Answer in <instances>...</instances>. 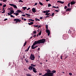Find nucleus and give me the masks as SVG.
Wrapping results in <instances>:
<instances>
[{
	"label": "nucleus",
	"mask_w": 76,
	"mask_h": 76,
	"mask_svg": "<svg viewBox=\"0 0 76 76\" xmlns=\"http://www.w3.org/2000/svg\"><path fill=\"white\" fill-rule=\"evenodd\" d=\"M45 42V39H42L39 40L37 41H35L34 43L33 44V45L31 46V48L32 49H35L38 46H36L34 47V46L36 45V44H39L41 43H44Z\"/></svg>",
	"instance_id": "1"
},
{
	"label": "nucleus",
	"mask_w": 76,
	"mask_h": 76,
	"mask_svg": "<svg viewBox=\"0 0 76 76\" xmlns=\"http://www.w3.org/2000/svg\"><path fill=\"white\" fill-rule=\"evenodd\" d=\"M36 66V65H34L33 64H31V66H29V67L28 68L29 70H30V71H31V70H32V69H34V68H35L34 67H35Z\"/></svg>",
	"instance_id": "2"
},
{
	"label": "nucleus",
	"mask_w": 76,
	"mask_h": 76,
	"mask_svg": "<svg viewBox=\"0 0 76 76\" xmlns=\"http://www.w3.org/2000/svg\"><path fill=\"white\" fill-rule=\"evenodd\" d=\"M14 22H15V23H18V22H22L21 20L18 18L14 19Z\"/></svg>",
	"instance_id": "3"
},
{
	"label": "nucleus",
	"mask_w": 76,
	"mask_h": 76,
	"mask_svg": "<svg viewBox=\"0 0 76 76\" xmlns=\"http://www.w3.org/2000/svg\"><path fill=\"white\" fill-rule=\"evenodd\" d=\"M30 59L32 60H34L35 59V56H34V55L32 53L30 57Z\"/></svg>",
	"instance_id": "4"
},
{
	"label": "nucleus",
	"mask_w": 76,
	"mask_h": 76,
	"mask_svg": "<svg viewBox=\"0 0 76 76\" xmlns=\"http://www.w3.org/2000/svg\"><path fill=\"white\" fill-rule=\"evenodd\" d=\"M46 75L47 76H53L54 74H53L52 72H48L46 73Z\"/></svg>",
	"instance_id": "5"
},
{
	"label": "nucleus",
	"mask_w": 76,
	"mask_h": 76,
	"mask_svg": "<svg viewBox=\"0 0 76 76\" xmlns=\"http://www.w3.org/2000/svg\"><path fill=\"white\" fill-rule=\"evenodd\" d=\"M46 31V33H48V36H50V30L48 29H47Z\"/></svg>",
	"instance_id": "6"
},
{
	"label": "nucleus",
	"mask_w": 76,
	"mask_h": 76,
	"mask_svg": "<svg viewBox=\"0 0 76 76\" xmlns=\"http://www.w3.org/2000/svg\"><path fill=\"white\" fill-rule=\"evenodd\" d=\"M9 5H10V6H13L14 8L15 9L18 8V7H17V6H16V5H14L13 4H10Z\"/></svg>",
	"instance_id": "7"
},
{
	"label": "nucleus",
	"mask_w": 76,
	"mask_h": 76,
	"mask_svg": "<svg viewBox=\"0 0 76 76\" xmlns=\"http://www.w3.org/2000/svg\"><path fill=\"white\" fill-rule=\"evenodd\" d=\"M50 10H46V11H44L42 12L43 13H48L50 12Z\"/></svg>",
	"instance_id": "8"
},
{
	"label": "nucleus",
	"mask_w": 76,
	"mask_h": 76,
	"mask_svg": "<svg viewBox=\"0 0 76 76\" xmlns=\"http://www.w3.org/2000/svg\"><path fill=\"white\" fill-rule=\"evenodd\" d=\"M32 12H33V13H35V12H36V9H35L34 8H33L32 9Z\"/></svg>",
	"instance_id": "9"
},
{
	"label": "nucleus",
	"mask_w": 76,
	"mask_h": 76,
	"mask_svg": "<svg viewBox=\"0 0 76 76\" xmlns=\"http://www.w3.org/2000/svg\"><path fill=\"white\" fill-rule=\"evenodd\" d=\"M63 38L65 39H67V35H63Z\"/></svg>",
	"instance_id": "10"
},
{
	"label": "nucleus",
	"mask_w": 76,
	"mask_h": 76,
	"mask_svg": "<svg viewBox=\"0 0 76 76\" xmlns=\"http://www.w3.org/2000/svg\"><path fill=\"white\" fill-rule=\"evenodd\" d=\"M32 70L33 72H34V73H37V71L36 70L37 69H35V68H33V69H32Z\"/></svg>",
	"instance_id": "11"
},
{
	"label": "nucleus",
	"mask_w": 76,
	"mask_h": 76,
	"mask_svg": "<svg viewBox=\"0 0 76 76\" xmlns=\"http://www.w3.org/2000/svg\"><path fill=\"white\" fill-rule=\"evenodd\" d=\"M76 3V2L75 1H71L70 2V4L71 5H73V4H75Z\"/></svg>",
	"instance_id": "12"
},
{
	"label": "nucleus",
	"mask_w": 76,
	"mask_h": 76,
	"mask_svg": "<svg viewBox=\"0 0 76 76\" xmlns=\"http://www.w3.org/2000/svg\"><path fill=\"white\" fill-rule=\"evenodd\" d=\"M16 12L18 14H19V13H22V11L21 10H17L16 11Z\"/></svg>",
	"instance_id": "13"
},
{
	"label": "nucleus",
	"mask_w": 76,
	"mask_h": 76,
	"mask_svg": "<svg viewBox=\"0 0 76 76\" xmlns=\"http://www.w3.org/2000/svg\"><path fill=\"white\" fill-rule=\"evenodd\" d=\"M71 10H72V9L68 8L66 10V12H68V11H70Z\"/></svg>",
	"instance_id": "14"
},
{
	"label": "nucleus",
	"mask_w": 76,
	"mask_h": 76,
	"mask_svg": "<svg viewBox=\"0 0 76 76\" xmlns=\"http://www.w3.org/2000/svg\"><path fill=\"white\" fill-rule=\"evenodd\" d=\"M34 24V22H30V23H28L29 25H32Z\"/></svg>",
	"instance_id": "15"
},
{
	"label": "nucleus",
	"mask_w": 76,
	"mask_h": 76,
	"mask_svg": "<svg viewBox=\"0 0 76 76\" xmlns=\"http://www.w3.org/2000/svg\"><path fill=\"white\" fill-rule=\"evenodd\" d=\"M51 72L52 73H53V74H54V73H55L56 72V71L54 70H53L52 71H51Z\"/></svg>",
	"instance_id": "16"
},
{
	"label": "nucleus",
	"mask_w": 76,
	"mask_h": 76,
	"mask_svg": "<svg viewBox=\"0 0 76 76\" xmlns=\"http://www.w3.org/2000/svg\"><path fill=\"white\" fill-rule=\"evenodd\" d=\"M64 57H65L64 60L68 57V55H64Z\"/></svg>",
	"instance_id": "17"
},
{
	"label": "nucleus",
	"mask_w": 76,
	"mask_h": 76,
	"mask_svg": "<svg viewBox=\"0 0 76 76\" xmlns=\"http://www.w3.org/2000/svg\"><path fill=\"white\" fill-rule=\"evenodd\" d=\"M41 33H42V31L40 30V32L38 33L39 35H41Z\"/></svg>",
	"instance_id": "18"
},
{
	"label": "nucleus",
	"mask_w": 76,
	"mask_h": 76,
	"mask_svg": "<svg viewBox=\"0 0 76 76\" xmlns=\"http://www.w3.org/2000/svg\"><path fill=\"white\" fill-rule=\"evenodd\" d=\"M46 71L47 72L49 73H50L51 72V71L49 69H48Z\"/></svg>",
	"instance_id": "19"
},
{
	"label": "nucleus",
	"mask_w": 76,
	"mask_h": 76,
	"mask_svg": "<svg viewBox=\"0 0 76 76\" xmlns=\"http://www.w3.org/2000/svg\"><path fill=\"white\" fill-rule=\"evenodd\" d=\"M26 43H27V42L26 41L24 43V45H23V47H25V45H26Z\"/></svg>",
	"instance_id": "20"
},
{
	"label": "nucleus",
	"mask_w": 76,
	"mask_h": 76,
	"mask_svg": "<svg viewBox=\"0 0 76 76\" xmlns=\"http://www.w3.org/2000/svg\"><path fill=\"white\" fill-rule=\"evenodd\" d=\"M10 13H9V12L8 13H7L8 14V16H9V15H12V12H10Z\"/></svg>",
	"instance_id": "21"
},
{
	"label": "nucleus",
	"mask_w": 76,
	"mask_h": 76,
	"mask_svg": "<svg viewBox=\"0 0 76 76\" xmlns=\"http://www.w3.org/2000/svg\"><path fill=\"white\" fill-rule=\"evenodd\" d=\"M22 8L24 10H25L27 9V8L26 7H23Z\"/></svg>",
	"instance_id": "22"
},
{
	"label": "nucleus",
	"mask_w": 76,
	"mask_h": 76,
	"mask_svg": "<svg viewBox=\"0 0 76 76\" xmlns=\"http://www.w3.org/2000/svg\"><path fill=\"white\" fill-rule=\"evenodd\" d=\"M26 76H32V75H31L30 74H26Z\"/></svg>",
	"instance_id": "23"
},
{
	"label": "nucleus",
	"mask_w": 76,
	"mask_h": 76,
	"mask_svg": "<svg viewBox=\"0 0 76 76\" xmlns=\"http://www.w3.org/2000/svg\"><path fill=\"white\" fill-rule=\"evenodd\" d=\"M10 12L11 13H14V11L13 10H11Z\"/></svg>",
	"instance_id": "24"
},
{
	"label": "nucleus",
	"mask_w": 76,
	"mask_h": 76,
	"mask_svg": "<svg viewBox=\"0 0 76 76\" xmlns=\"http://www.w3.org/2000/svg\"><path fill=\"white\" fill-rule=\"evenodd\" d=\"M35 20L36 21H38H38H39L40 20L38 19L37 18H35Z\"/></svg>",
	"instance_id": "25"
},
{
	"label": "nucleus",
	"mask_w": 76,
	"mask_h": 76,
	"mask_svg": "<svg viewBox=\"0 0 76 76\" xmlns=\"http://www.w3.org/2000/svg\"><path fill=\"white\" fill-rule=\"evenodd\" d=\"M51 6V4H49L48 5V7H50Z\"/></svg>",
	"instance_id": "26"
},
{
	"label": "nucleus",
	"mask_w": 76,
	"mask_h": 76,
	"mask_svg": "<svg viewBox=\"0 0 76 76\" xmlns=\"http://www.w3.org/2000/svg\"><path fill=\"white\" fill-rule=\"evenodd\" d=\"M70 2H69V3H68V6L69 7V8H70Z\"/></svg>",
	"instance_id": "27"
},
{
	"label": "nucleus",
	"mask_w": 76,
	"mask_h": 76,
	"mask_svg": "<svg viewBox=\"0 0 76 76\" xmlns=\"http://www.w3.org/2000/svg\"><path fill=\"white\" fill-rule=\"evenodd\" d=\"M72 31H70V30H69V31H68L69 34H71L72 33Z\"/></svg>",
	"instance_id": "28"
},
{
	"label": "nucleus",
	"mask_w": 76,
	"mask_h": 76,
	"mask_svg": "<svg viewBox=\"0 0 76 76\" xmlns=\"http://www.w3.org/2000/svg\"><path fill=\"white\" fill-rule=\"evenodd\" d=\"M25 61H26V63H28V62H29V61H28V59L26 60V59H25Z\"/></svg>",
	"instance_id": "29"
},
{
	"label": "nucleus",
	"mask_w": 76,
	"mask_h": 76,
	"mask_svg": "<svg viewBox=\"0 0 76 76\" xmlns=\"http://www.w3.org/2000/svg\"><path fill=\"white\" fill-rule=\"evenodd\" d=\"M41 76H47V73L45 74L44 75H42Z\"/></svg>",
	"instance_id": "30"
},
{
	"label": "nucleus",
	"mask_w": 76,
	"mask_h": 76,
	"mask_svg": "<svg viewBox=\"0 0 76 76\" xmlns=\"http://www.w3.org/2000/svg\"><path fill=\"white\" fill-rule=\"evenodd\" d=\"M3 7H6V5L4 4L3 6Z\"/></svg>",
	"instance_id": "31"
},
{
	"label": "nucleus",
	"mask_w": 76,
	"mask_h": 76,
	"mask_svg": "<svg viewBox=\"0 0 76 76\" xmlns=\"http://www.w3.org/2000/svg\"><path fill=\"white\" fill-rule=\"evenodd\" d=\"M33 33H34V34H36L37 32L36 31H33Z\"/></svg>",
	"instance_id": "32"
},
{
	"label": "nucleus",
	"mask_w": 76,
	"mask_h": 76,
	"mask_svg": "<svg viewBox=\"0 0 76 76\" xmlns=\"http://www.w3.org/2000/svg\"><path fill=\"white\" fill-rule=\"evenodd\" d=\"M39 3L41 6H42V5H43V4H42V3L41 2H39Z\"/></svg>",
	"instance_id": "33"
},
{
	"label": "nucleus",
	"mask_w": 76,
	"mask_h": 76,
	"mask_svg": "<svg viewBox=\"0 0 76 76\" xmlns=\"http://www.w3.org/2000/svg\"><path fill=\"white\" fill-rule=\"evenodd\" d=\"M67 8V6H65L64 7V9H66Z\"/></svg>",
	"instance_id": "34"
},
{
	"label": "nucleus",
	"mask_w": 76,
	"mask_h": 76,
	"mask_svg": "<svg viewBox=\"0 0 76 76\" xmlns=\"http://www.w3.org/2000/svg\"><path fill=\"white\" fill-rule=\"evenodd\" d=\"M64 1H61L60 3H61V4H64Z\"/></svg>",
	"instance_id": "35"
},
{
	"label": "nucleus",
	"mask_w": 76,
	"mask_h": 76,
	"mask_svg": "<svg viewBox=\"0 0 76 76\" xmlns=\"http://www.w3.org/2000/svg\"><path fill=\"white\" fill-rule=\"evenodd\" d=\"M10 17H11V18H14L15 17L13 16L12 15H10Z\"/></svg>",
	"instance_id": "36"
},
{
	"label": "nucleus",
	"mask_w": 76,
	"mask_h": 76,
	"mask_svg": "<svg viewBox=\"0 0 76 76\" xmlns=\"http://www.w3.org/2000/svg\"><path fill=\"white\" fill-rule=\"evenodd\" d=\"M48 25H46V29H48Z\"/></svg>",
	"instance_id": "37"
},
{
	"label": "nucleus",
	"mask_w": 76,
	"mask_h": 76,
	"mask_svg": "<svg viewBox=\"0 0 76 76\" xmlns=\"http://www.w3.org/2000/svg\"><path fill=\"white\" fill-rule=\"evenodd\" d=\"M19 15V14H18V13H17H17H16L15 15H16V16H18V15Z\"/></svg>",
	"instance_id": "38"
},
{
	"label": "nucleus",
	"mask_w": 76,
	"mask_h": 76,
	"mask_svg": "<svg viewBox=\"0 0 76 76\" xmlns=\"http://www.w3.org/2000/svg\"><path fill=\"white\" fill-rule=\"evenodd\" d=\"M45 15L46 16H48V15H49L48 14V13H45Z\"/></svg>",
	"instance_id": "39"
},
{
	"label": "nucleus",
	"mask_w": 76,
	"mask_h": 76,
	"mask_svg": "<svg viewBox=\"0 0 76 76\" xmlns=\"http://www.w3.org/2000/svg\"><path fill=\"white\" fill-rule=\"evenodd\" d=\"M18 2H23V1H22V0H20L19 1H18Z\"/></svg>",
	"instance_id": "40"
},
{
	"label": "nucleus",
	"mask_w": 76,
	"mask_h": 76,
	"mask_svg": "<svg viewBox=\"0 0 76 76\" xmlns=\"http://www.w3.org/2000/svg\"><path fill=\"white\" fill-rule=\"evenodd\" d=\"M35 20H33L32 19H31V22H34Z\"/></svg>",
	"instance_id": "41"
},
{
	"label": "nucleus",
	"mask_w": 76,
	"mask_h": 76,
	"mask_svg": "<svg viewBox=\"0 0 76 76\" xmlns=\"http://www.w3.org/2000/svg\"><path fill=\"white\" fill-rule=\"evenodd\" d=\"M26 15H27V16H30V15H29L28 14H26Z\"/></svg>",
	"instance_id": "42"
},
{
	"label": "nucleus",
	"mask_w": 76,
	"mask_h": 76,
	"mask_svg": "<svg viewBox=\"0 0 76 76\" xmlns=\"http://www.w3.org/2000/svg\"><path fill=\"white\" fill-rule=\"evenodd\" d=\"M69 74L70 76H71L72 75V73H69Z\"/></svg>",
	"instance_id": "43"
},
{
	"label": "nucleus",
	"mask_w": 76,
	"mask_h": 76,
	"mask_svg": "<svg viewBox=\"0 0 76 76\" xmlns=\"http://www.w3.org/2000/svg\"><path fill=\"white\" fill-rule=\"evenodd\" d=\"M3 2H6V1H7V0H3Z\"/></svg>",
	"instance_id": "44"
},
{
	"label": "nucleus",
	"mask_w": 76,
	"mask_h": 76,
	"mask_svg": "<svg viewBox=\"0 0 76 76\" xmlns=\"http://www.w3.org/2000/svg\"><path fill=\"white\" fill-rule=\"evenodd\" d=\"M52 17H53V16H54V13H53L52 14Z\"/></svg>",
	"instance_id": "45"
},
{
	"label": "nucleus",
	"mask_w": 76,
	"mask_h": 76,
	"mask_svg": "<svg viewBox=\"0 0 76 76\" xmlns=\"http://www.w3.org/2000/svg\"><path fill=\"white\" fill-rule=\"evenodd\" d=\"M34 26H35V27H38V25H36V26L34 25Z\"/></svg>",
	"instance_id": "46"
},
{
	"label": "nucleus",
	"mask_w": 76,
	"mask_h": 76,
	"mask_svg": "<svg viewBox=\"0 0 76 76\" xmlns=\"http://www.w3.org/2000/svg\"><path fill=\"white\" fill-rule=\"evenodd\" d=\"M38 4L37 3H35L34 6H36V5H37Z\"/></svg>",
	"instance_id": "47"
},
{
	"label": "nucleus",
	"mask_w": 76,
	"mask_h": 76,
	"mask_svg": "<svg viewBox=\"0 0 76 76\" xmlns=\"http://www.w3.org/2000/svg\"><path fill=\"white\" fill-rule=\"evenodd\" d=\"M57 3H61V1H57Z\"/></svg>",
	"instance_id": "48"
},
{
	"label": "nucleus",
	"mask_w": 76,
	"mask_h": 76,
	"mask_svg": "<svg viewBox=\"0 0 76 76\" xmlns=\"http://www.w3.org/2000/svg\"><path fill=\"white\" fill-rule=\"evenodd\" d=\"M50 15L46 16L45 18H48V17H50Z\"/></svg>",
	"instance_id": "49"
},
{
	"label": "nucleus",
	"mask_w": 76,
	"mask_h": 76,
	"mask_svg": "<svg viewBox=\"0 0 76 76\" xmlns=\"http://www.w3.org/2000/svg\"><path fill=\"white\" fill-rule=\"evenodd\" d=\"M55 11H56V12H59V11L57 10H55Z\"/></svg>",
	"instance_id": "50"
},
{
	"label": "nucleus",
	"mask_w": 76,
	"mask_h": 76,
	"mask_svg": "<svg viewBox=\"0 0 76 76\" xmlns=\"http://www.w3.org/2000/svg\"><path fill=\"white\" fill-rule=\"evenodd\" d=\"M43 19V18L42 17H40V19Z\"/></svg>",
	"instance_id": "51"
},
{
	"label": "nucleus",
	"mask_w": 76,
	"mask_h": 76,
	"mask_svg": "<svg viewBox=\"0 0 76 76\" xmlns=\"http://www.w3.org/2000/svg\"><path fill=\"white\" fill-rule=\"evenodd\" d=\"M7 20V18H6L4 20V21H6V20Z\"/></svg>",
	"instance_id": "52"
},
{
	"label": "nucleus",
	"mask_w": 76,
	"mask_h": 76,
	"mask_svg": "<svg viewBox=\"0 0 76 76\" xmlns=\"http://www.w3.org/2000/svg\"><path fill=\"white\" fill-rule=\"evenodd\" d=\"M8 10H9L11 11V10H12V9H11V8H9V9H8Z\"/></svg>",
	"instance_id": "53"
},
{
	"label": "nucleus",
	"mask_w": 76,
	"mask_h": 76,
	"mask_svg": "<svg viewBox=\"0 0 76 76\" xmlns=\"http://www.w3.org/2000/svg\"><path fill=\"white\" fill-rule=\"evenodd\" d=\"M41 26H39L38 27V28H41Z\"/></svg>",
	"instance_id": "54"
},
{
	"label": "nucleus",
	"mask_w": 76,
	"mask_h": 76,
	"mask_svg": "<svg viewBox=\"0 0 76 76\" xmlns=\"http://www.w3.org/2000/svg\"><path fill=\"white\" fill-rule=\"evenodd\" d=\"M28 50H29L28 49H27V50H25V51H28Z\"/></svg>",
	"instance_id": "55"
},
{
	"label": "nucleus",
	"mask_w": 76,
	"mask_h": 76,
	"mask_svg": "<svg viewBox=\"0 0 76 76\" xmlns=\"http://www.w3.org/2000/svg\"><path fill=\"white\" fill-rule=\"evenodd\" d=\"M62 57H63V56H60L61 59H63V58H62Z\"/></svg>",
	"instance_id": "56"
},
{
	"label": "nucleus",
	"mask_w": 76,
	"mask_h": 76,
	"mask_svg": "<svg viewBox=\"0 0 76 76\" xmlns=\"http://www.w3.org/2000/svg\"><path fill=\"white\" fill-rule=\"evenodd\" d=\"M40 50V48H39L37 49V50H38V51H39Z\"/></svg>",
	"instance_id": "57"
},
{
	"label": "nucleus",
	"mask_w": 76,
	"mask_h": 76,
	"mask_svg": "<svg viewBox=\"0 0 76 76\" xmlns=\"http://www.w3.org/2000/svg\"><path fill=\"white\" fill-rule=\"evenodd\" d=\"M2 6V4L0 3V6Z\"/></svg>",
	"instance_id": "58"
},
{
	"label": "nucleus",
	"mask_w": 76,
	"mask_h": 76,
	"mask_svg": "<svg viewBox=\"0 0 76 76\" xmlns=\"http://www.w3.org/2000/svg\"><path fill=\"white\" fill-rule=\"evenodd\" d=\"M29 9H30V8H28V9H27V10H29Z\"/></svg>",
	"instance_id": "59"
},
{
	"label": "nucleus",
	"mask_w": 76,
	"mask_h": 76,
	"mask_svg": "<svg viewBox=\"0 0 76 76\" xmlns=\"http://www.w3.org/2000/svg\"><path fill=\"white\" fill-rule=\"evenodd\" d=\"M24 21H25L26 20V19L25 18H24Z\"/></svg>",
	"instance_id": "60"
},
{
	"label": "nucleus",
	"mask_w": 76,
	"mask_h": 76,
	"mask_svg": "<svg viewBox=\"0 0 76 76\" xmlns=\"http://www.w3.org/2000/svg\"><path fill=\"white\" fill-rule=\"evenodd\" d=\"M52 7H53L54 8H56V7L53 6Z\"/></svg>",
	"instance_id": "61"
},
{
	"label": "nucleus",
	"mask_w": 76,
	"mask_h": 76,
	"mask_svg": "<svg viewBox=\"0 0 76 76\" xmlns=\"http://www.w3.org/2000/svg\"><path fill=\"white\" fill-rule=\"evenodd\" d=\"M22 16H25V15H22Z\"/></svg>",
	"instance_id": "62"
},
{
	"label": "nucleus",
	"mask_w": 76,
	"mask_h": 76,
	"mask_svg": "<svg viewBox=\"0 0 76 76\" xmlns=\"http://www.w3.org/2000/svg\"><path fill=\"white\" fill-rule=\"evenodd\" d=\"M39 75L40 76H41L42 75V73H39Z\"/></svg>",
	"instance_id": "63"
},
{
	"label": "nucleus",
	"mask_w": 76,
	"mask_h": 76,
	"mask_svg": "<svg viewBox=\"0 0 76 76\" xmlns=\"http://www.w3.org/2000/svg\"><path fill=\"white\" fill-rule=\"evenodd\" d=\"M34 37H36V35H34Z\"/></svg>",
	"instance_id": "64"
}]
</instances>
